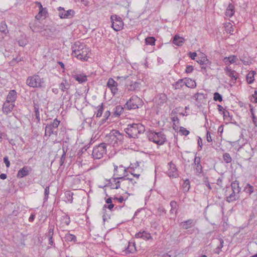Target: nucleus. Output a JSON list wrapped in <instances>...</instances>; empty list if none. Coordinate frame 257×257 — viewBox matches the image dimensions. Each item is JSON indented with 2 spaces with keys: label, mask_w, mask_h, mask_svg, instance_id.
I'll list each match as a JSON object with an SVG mask.
<instances>
[{
  "label": "nucleus",
  "mask_w": 257,
  "mask_h": 257,
  "mask_svg": "<svg viewBox=\"0 0 257 257\" xmlns=\"http://www.w3.org/2000/svg\"><path fill=\"white\" fill-rule=\"evenodd\" d=\"M124 132L130 138H138V135L143 134L145 132V127L141 123L128 124Z\"/></svg>",
  "instance_id": "nucleus-1"
},
{
  "label": "nucleus",
  "mask_w": 257,
  "mask_h": 257,
  "mask_svg": "<svg viewBox=\"0 0 257 257\" xmlns=\"http://www.w3.org/2000/svg\"><path fill=\"white\" fill-rule=\"evenodd\" d=\"M106 141L113 146L122 144L123 136L118 131L112 130L106 137Z\"/></svg>",
  "instance_id": "nucleus-2"
},
{
  "label": "nucleus",
  "mask_w": 257,
  "mask_h": 257,
  "mask_svg": "<svg viewBox=\"0 0 257 257\" xmlns=\"http://www.w3.org/2000/svg\"><path fill=\"white\" fill-rule=\"evenodd\" d=\"M27 84L33 88H44L45 83L44 78H41L38 75H34L28 77Z\"/></svg>",
  "instance_id": "nucleus-3"
},
{
  "label": "nucleus",
  "mask_w": 257,
  "mask_h": 257,
  "mask_svg": "<svg viewBox=\"0 0 257 257\" xmlns=\"http://www.w3.org/2000/svg\"><path fill=\"white\" fill-rule=\"evenodd\" d=\"M150 141L159 145H162L167 142L165 135L162 132H150L148 134Z\"/></svg>",
  "instance_id": "nucleus-4"
},
{
  "label": "nucleus",
  "mask_w": 257,
  "mask_h": 257,
  "mask_svg": "<svg viewBox=\"0 0 257 257\" xmlns=\"http://www.w3.org/2000/svg\"><path fill=\"white\" fill-rule=\"evenodd\" d=\"M60 123V121L57 118L52 122L47 124L45 127V136L49 137L52 135L57 136L58 135V127Z\"/></svg>",
  "instance_id": "nucleus-5"
},
{
  "label": "nucleus",
  "mask_w": 257,
  "mask_h": 257,
  "mask_svg": "<svg viewBox=\"0 0 257 257\" xmlns=\"http://www.w3.org/2000/svg\"><path fill=\"white\" fill-rule=\"evenodd\" d=\"M106 152V144L101 143L95 146L92 151L93 158L95 159H100L103 157Z\"/></svg>",
  "instance_id": "nucleus-6"
},
{
  "label": "nucleus",
  "mask_w": 257,
  "mask_h": 257,
  "mask_svg": "<svg viewBox=\"0 0 257 257\" xmlns=\"http://www.w3.org/2000/svg\"><path fill=\"white\" fill-rule=\"evenodd\" d=\"M143 104V100L137 96L135 95L132 96L126 102L125 108H127L128 109H136L142 106Z\"/></svg>",
  "instance_id": "nucleus-7"
},
{
  "label": "nucleus",
  "mask_w": 257,
  "mask_h": 257,
  "mask_svg": "<svg viewBox=\"0 0 257 257\" xmlns=\"http://www.w3.org/2000/svg\"><path fill=\"white\" fill-rule=\"evenodd\" d=\"M112 28L115 31L121 30L123 27V22L122 19L116 15H112L110 17Z\"/></svg>",
  "instance_id": "nucleus-8"
},
{
  "label": "nucleus",
  "mask_w": 257,
  "mask_h": 257,
  "mask_svg": "<svg viewBox=\"0 0 257 257\" xmlns=\"http://www.w3.org/2000/svg\"><path fill=\"white\" fill-rule=\"evenodd\" d=\"M76 53L72 54L73 56L77 57L78 59L83 61H87L89 56L88 54L90 52V50L88 47H86L80 51H76Z\"/></svg>",
  "instance_id": "nucleus-9"
},
{
  "label": "nucleus",
  "mask_w": 257,
  "mask_h": 257,
  "mask_svg": "<svg viewBox=\"0 0 257 257\" xmlns=\"http://www.w3.org/2000/svg\"><path fill=\"white\" fill-rule=\"evenodd\" d=\"M59 11L58 15L61 19H70L73 18L75 15V12L73 10H69L65 11L64 9L61 7L58 8Z\"/></svg>",
  "instance_id": "nucleus-10"
},
{
  "label": "nucleus",
  "mask_w": 257,
  "mask_h": 257,
  "mask_svg": "<svg viewBox=\"0 0 257 257\" xmlns=\"http://www.w3.org/2000/svg\"><path fill=\"white\" fill-rule=\"evenodd\" d=\"M113 181L114 182L115 187H113L112 189L120 188L121 186L122 187V189H124L125 184H127L125 176L113 177Z\"/></svg>",
  "instance_id": "nucleus-11"
},
{
  "label": "nucleus",
  "mask_w": 257,
  "mask_h": 257,
  "mask_svg": "<svg viewBox=\"0 0 257 257\" xmlns=\"http://www.w3.org/2000/svg\"><path fill=\"white\" fill-rule=\"evenodd\" d=\"M197 62L202 66L201 69L203 73L207 71V68H210V65L211 63L205 55L200 58H198L197 60Z\"/></svg>",
  "instance_id": "nucleus-12"
},
{
  "label": "nucleus",
  "mask_w": 257,
  "mask_h": 257,
  "mask_svg": "<svg viewBox=\"0 0 257 257\" xmlns=\"http://www.w3.org/2000/svg\"><path fill=\"white\" fill-rule=\"evenodd\" d=\"M192 165L195 171V174L199 175L202 172V167L201 164V158L199 157L195 156L194 159V163Z\"/></svg>",
  "instance_id": "nucleus-13"
},
{
  "label": "nucleus",
  "mask_w": 257,
  "mask_h": 257,
  "mask_svg": "<svg viewBox=\"0 0 257 257\" xmlns=\"http://www.w3.org/2000/svg\"><path fill=\"white\" fill-rule=\"evenodd\" d=\"M126 173V169L123 167L122 165H120L119 167L117 166L114 165V174L113 176L116 177H121L125 176L126 177V175H125Z\"/></svg>",
  "instance_id": "nucleus-14"
},
{
  "label": "nucleus",
  "mask_w": 257,
  "mask_h": 257,
  "mask_svg": "<svg viewBox=\"0 0 257 257\" xmlns=\"http://www.w3.org/2000/svg\"><path fill=\"white\" fill-rule=\"evenodd\" d=\"M54 225L53 224H49L48 227V231L45 234V235L48 238L49 244L52 246H54L55 243L53 241V234L54 230Z\"/></svg>",
  "instance_id": "nucleus-15"
},
{
  "label": "nucleus",
  "mask_w": 257,
  "mask_h": 257,
  "mask_svg": "<svg viewBox=\"0 0 257 257\" xmlns=\"http://www.w3.org/2000/svg\"><path fill=\"white\" fill-rule=\"evenodd\" d=\"M168 165L169 169L167 172V175L170 177L176 178L178 176V174L175 165L172 162H170L168 163Z\"/></svg>",
  "instance_id": "nucleus-16"
},
{
  "label": "nucleus",
  "mask_w": 257,
  "mask_h": 257,
  "mask_svg": "<svg viewBox=\"0 0 257 257\" xmlns=\"http://www.w3.org/2000/svg\"><path fill=\"white\" fill-rule=\"evenodd\" d=\"M224 71L226 75L231 78V80L233 83H235L238 77L237 72L235 70H232L231 67L228 66H226L224 68Z\"/></svg>",
  "instance_id": "nucleus-17"
},
{
  "label": "nucleus",
  "mask_w": 257,
  "mask_h": 257,
  "mask_svg": "<svg viewBox=\"0 0 257 257\" xmlns=\"http://www.w3.org/2000/svg\"><path fill=\"white\" fill-rule=\"evenodd\" d=\"M107 86L111 90V92L115 94L117 92V83L112 78L108 79L107 83Z\"/></svg>",
  "instance_id": "nucleus-18"
},
{
  "label": "nucleus",
  "mask_w": 257,
  "mask_h": 257,
  "mask_svg": "<svg viewBox=\"0 0 257 257\" xmlns=\"http://www.w3.org/2000/svg\"><path fill=\"white\" fill-rule=\"evenodd\" d=\"M14 106L15 103H11V102L6 100L3 106V111L6 114H8L12 111Z\"/></svg>",
  "instance_id": "nucleus-19"
},
{
  "label": "nucleus",
  "mask_w": 257,
  "mask_h": 257,
  "mask_svg": "<svg viewBox=\"0 0 257 257\" xmlns=\"http://www.w3.org/2000/svg\"><path fill=\"white\" fill-rule=\"evenodd\" d=\"M135 237L137 238H142L145 240H153V237L150 233H148L145 231L143 232H139L135 234Z\"/></svg>",
  "instance_id": "nucleus-20"
},
{
  "label": "nucleus",
  "mask_w": 257,
  "mask_h": 257,
  "mask_svg": "<svg viewBox=\"0 0 257 257\" xmlns=\"http://www.w3.org/2000/svg\"><path fill=\"white\" fill-rule=\"evenodd\" d=\"M87 47L86 45L83 43H81L79 41L75 42L73 46H72V55L76 53V51H80L84 48Z\"/></svg>",
  "instance_id": "nucleus-21"
},
{
  "label": "nucleus",
  "mask_w": 257,
  "mask_h": 257,
  "mask_svg": "<svg viewBox=\"0 0 257 257\" xmlns=\"http://www.w3.org/2000/svg\"><path fill=\"white\" fill-rule=\"evenodd\" d=\"M17 92L13 89L10 91L7 96L6 100L11 103H15L17 98Z\"/></svg>",
  "instance_id": "nucleus-22"
},
{
  "label": "nucleus",
  "mask_w": 257,
  "mask_h": 257,
  "mask_svg": "<svg viewBox=\"0 0 257 257\" xmlns=\"http://www.w3.org/2000/svg\"><path fill=\"white\" fill-rule=\"evenodd\" d=\"M30 27L33 32H39L42 30L40 22L35 21L33 23H30Z\"/></svg>",
  "instance_id": "nucleus-23"
},
{
  "label": "nucleus",
  "mask_w": 257,
  "mask_h": 257,
  "mask_svg": "<svg viewBox=\"0 0 257 257\" xmlns=\"http://www.w3.org/2000/svg\"><path fill=\"white\" fill-rule=\"evenodd\" d=\"M29 174V168L27 166H24L23 168L19 170L17 177L18 178H22L28 176Z\"/></svg>",
  "instance_id": "nucleus-24"
},
{
  "label": "nucleus",
  "mask_w": 257,
  "mask_h": 257,
  "mask_svg": "<svg viewBox=\"0 0 257 257\" xmlns=\"http://www.w3.org/2000/svg\"><path fill=\"white\" fill-rule=\"evenodd\" d=\"M71 86V84L66 79H63L62 82L59 84V87L60 89L65 92L68 90Z\"/></svg>",
  "instance_id": "nucleus-25"
},
{
  "label": "nucleus",
  "mask_w": 257,
  "mask_h": 257,
  "mask_svg": "<svg viewBox=\"0 0 257 257\" xmlns=\"http://www.w3.org/2000/svg\"><path fill=\"white\" fill-rule=\"evenodd\" d=\"M238 194V193H236V192L232 191L231 194L226 197V201L228 203H230L233 201L237 200L239 198V195Z\"/></svg>",
  "instance_id": "nucleus-26"
},
{
  "label": "nucleus",
  "mask_w": 257,
  "mask_h": 257,
  "mask_svg": "<svg viewBox=\"0 0 257 257\" xmlns=\"http://www.w3.org/2000/svg\"><path fill=\"white\" fill-rule=\"evenodd\" d=\"M237 59V56L235 55H231L229 57H224L223 61L226 65H229L236 62Z\"/></svg>",
  "instance_id": "nucleus-27"
},
{
  "label": "nucleus",
  "mask_w": 257,
  "mask_h": 257,
  "mask_svg": "<svg viewBox=\"0 0 257 257\" xmlns=\"http://www.w3.org/2000/svg\"><path fill=\"white\" fill-rule=\"evenodd\" d=\"M194 224V220L193 219H188L182 222L180 224V226L183 229H187Z\"/></svg>",
  "instance_id": "nucleus-28"
},
{
  "label": "nucleus",
  "mask_w": 257,
  "mask_h": 257,
  "mask_svg": "<svg viewBox=\"0 0 257 257\" xmlns=\"http://www.w3.org/2000/svg\"><path fill=\"white\" fill-rule=\"evenodd\" d=\"M185 85L190 88H194L196 87V83L195 80L189 78H185Z\"/></svg>",
  "instance_id": "nucleus-29"
},
{
  "label": "nucleus",
  "mask_w": 257,
  "mask_h": 257,
  "mask_svg": "<svg viewBox=\"0 0 257 257\" xmlns=\"http://www.w3.org/2000/svg\"><path fill=\"white\" fill-rule=\"evenodd\" d=\"M232 191L239 193L241 191V187L239 186V182L238 180H235L231 183Z\"/></svg>",
  "instance_id": "nucleus-30"
},
{
  "label": "nucleus",
  "mask_w": 257,
  "mask_h": 257,
  "mask_svg": "<svg viewBox=\"0 0 257 257\" xmlns=\"http://www.w3.org/2000/svg\"><path fill=\"white\" fill-rule=\"evenodd\" d=\"M185 39L178 35H175L173 38V43L176 46H181L184 43Z\"/></svg>",
  "instance_id": "nucleus-31"
},
{
  "label": "nucleus",
  "mask_w": 257,
  "mask_h": 257,
  "mask_svg": "<svg viewBox=\"0 0 257 257\" xmlns=\"http://www.w3.org/2000/svg\"><path fill=\"white\" fill-rule=\"evenodd\" d=\"M234 7L233 5L229 4L226 9L225 15L230 18L232 17L234 14Z\"/></svg>",
  "instance_id": "nucleus-32"
},
{
  "label": "nucleus",
  "mask_w": 257,
  "mask_h": 257,
  "mask_svg": "<svg viewBox=\"0 0 257 257\" xmlns=\"http://www.w3.org/2000/svg\"><path fill=\"white\" fill-rule=\"evenodd\" d=\"M140 83L138 82H132L128 86V89L131 91L139 90L140 88Z\"/></svg>",
  "instance_id": "nucleus-33"
},
{
  "label": "nucleus",
  "mask_w": 257,
  "mask_h": 257,
  "mask_svg": "<svg viewBox=\"0 0 257 257\" xmlns=\"http://www.w3.org/2000/svg\"><path fill=\"white\" fill-rule=\"evenodd\" d=\"M255 74L254 71H250L246 75V79L248 84H251L254 80V76Z\"/></svg>",
  "instance_id": "nucleus-34"
},
{
  "label": "nucleus",
  "mask_w": 257,
  "mask_h": 257,
  "mask_svg": "<svg viewBox=\"0 0 257 257\" xmlns=\"http://www.w3.org/2000/svg\"><path fill=\"white\" fill-rule=\"evenodd\" d=\"M75 79L79 83H83L87 80V77L85 75L75 74L74 75Z\"/></svg>",
  "instance_id": "nucleus-35"
},
{
  "label": "nucleus",
  "mask_w": 257,
  "mask_h": 257,
  "mask_svg": "<svg viewBox=\"0 0 257 257\" xmlns=\"http://www.w3.org/2000/svg\"><path fill=\"white\" fill-rule=\"evenodd\" d=\"M65 241L67 242H76L77 241L76 236L75 235L67 233L64 237Z\"/></svg>",
  "instance_id": "nucleus-36"
},
{
  "label": "nucleus",
  "mask_w": 257,
  "mask_h": 257,
  "mask_svg": "<svg viewBox=\"0 0 257 257\" xmlns=\"http://www.w3.org/2000/svg\"><path fill=\"white\" fill-rule=\"evenodd\" d=\"M48 15V11L46 8L44 9L40 10L39 12L37 15L36 16L35 18L37 20H40L42 17H46Z\"/></svg>",
  "instance_id": "nucleus-37"
},
{
  "label": "nucleus",
  "mask_w": 257,
  "mask_h": 257,
  "mask_svg": "<svg viewBox=\"0 0 257 257\" xmlns=\"http://www.w3.org/2000/svg\"><path fill=\"white\" fill-rule=\"evenodd\" d=\"M240 60L245 65H249L252 63L251 59L249 57L245 56V54L240 57Z\"/></svg>",
  "instance_id": "nucleus-38"
},
{
  "label": "nucleus",
  "mask_w": 257,
  "mask_h": 257,
  "mask_svg": "<svg viewBox=\"0 0 257 257\" xmlns=\"http://www.w3.org/2000/svg\"><path fill=\"white\" fill-rule=\"evenodd\" d=\"M184 79H181L178 80L174 84H173V87L175 89H181L185 85V82L184 81Z\"/></svg>",
  "instance_id": "nucleus-39"
},
{
  "label": "nucleus",
  "mask_w": 257,
  "mask_h": 257,
  "mask_svg": "<svg viewBox=\"0 0 257 257\" xmlns=\"http://www.w3.org/2000/svg\"><path fill=\"white\" fill-rule=\"evenodd\" d=\"M73 192L70 191H67L65 192V201L66 202L72 203L73 201Z\"/></svg>",
  "instance_id": "nucleus-40"
},
{
  "label": "nucleus",
  "mask_w": 257,
  "mask_h": 257,
  "mask_svg": "<svg viewBox=\"0 0 257 257\" xmlns=\"http://www.w3.org/2000/svg\"><path fill=\"white\" fill-rule=\"evenodd\" d=\"M22 39H19L17 42L20 46L25 47L28 44V40L26 35H21Z\"/></svg>",
  "instance_id": "nucleus-41"
},
{
  "label": "nucleus",
  "mask_w": 257,
  "mask_h": 257,
  "mask_svg": "<svg viewBox=\"0 0 257 257\" xmlns=\"http://www.w3.org/2000/svg\"><path fill=\"white\" fill-rule=\"evenodd\" d=\"M34 112H35V116L38 122H40V111H39V105L38 104H34Z\"/></svg>",
  "instance_id": "nucleus-42"
},
{
  "label": "nucleus",
  "mask_w": 257,
  "mask_h": 257,
  "mask_svg": "<svg viewBox=\"0 0 257 257\" xmlns=\"http://www.w3.org/2000/svg\"><path fill=\"white\" fill-rule=\"evenodd\" d=\"M193 98L197 101L201 102L205 98V95L202 93L197 92L194 95Z\"/></svg>",
  "instance_id": "nucleus-43"
},
{
  "label": "nucleus",
  "mask_w": 257,
  "mask_h": 257,
  "mask_svg": "<svg viewBox=\"0 0 257 257\" xmlns=\"http://www.w3.org/2000/svg\"><path fill=\"white\" fill-rule=\"evenodd\" d=\"M123 107L120 105L116 106L114 108V115L115 116H118L123 110Z\"/></svg>",
  "instance_id": "nucleus-44"
},
{
  "label": "nucleus",
  "mask_w": 257,
  "mask_h": 257,
  "mask_svg": "<svg viewBox=\"0 0 257 257\" xmlns=\"http://www.w3.org/2000/svg\"><path fill=\"white\" fill-rule=\"evenodd\" d=\"M156 39L154 37H148L145 39V43L147 45L154 46L155 45Z\"/></svg>",
  "instance_id": "nucleus-45"
},
{
  "label": "nucleus",
  "mask_w": 257,
  "mask_h": 257,
  "mask_svg": "<svg viewBox=\"0 0 257 257\" xmlns=\"http://www.w3.org/2000/svg\"><path fill=\"white\" fill-rule=\"evenodd\" d=\"M182 187L183 188L185 192H188L190 188V181L188 179L184 180V182L182 184Z\"/></svg>",
  "instance_id": "nucleus-46"
},
{
  "label": "nucleus",
  "mask_w": 257,
  "mask_h": 257,
  "mask_svg": "<svg viewBox=\"0 0 257 257\" xmlns=\"http://www.w3.org/2000/svg\"><path fill=\"white\" fill-rule=\"evenodd\" d=\"M126 181L127 182V184H128V186L127 187V188H131L133 189L135 185L137 183V182L132 178H127L126 177Z\"/></svg>",
  "instance_id": "nucleus-47"
},
{
  "label": "nucleus",
  "mask_w": 257,
  "mask_h": 257,
  "mask_svg": "<svg viewBox=\"0 0 257 257\" xmlns=\"http://www.w3.org/2000/svg\"><path fill=\"white\" fill-rule=\"evenodd\" d=\"M0 32L5 34L8 33V30H7V25L5 22H2L1 23Z\"/></svg>",
  "instance_id": "nucleus-48"
},
{
  "label": "nucleus",
  "mask_w": 257,
  "mask_h": 257,
  "mask_svg": "<svg viewBox=\"0 0 257 257\" xmlns=\"http://www.w3.org/2000/svg\"><path fill=\"white\" fill-rule=\"evenodd\" d=\"M136 250L135 245L128 244L126 248L123 251L125 254L133 253Z\"/></svg>",
  "instance_id": "nucleus-49"
},
{
  "label": "nucleus",
  "mask_w": 257,
  "mask_h": 257,
  "mask_svg": "<svg viewBox=\"0 0 257 257\" xmlns=\"http://www.w3.org/2000/svg\"><path fill=\"white\" fill-rule=\"evenodd\" d=\"M253 187L249 184H247L244 189V191L249 195L253 193Z\"/></svg>",
  "instance_id": "nucleus-50"
},
{
  "label": "nucleus",
  "mask_w": 257,
  "mask_h": 257,
  "mask_svg": "<svg viewBox=\"0 0 257 257\" xmlns=\"http://www.w3.org/2000/svg\"><path fill=\"white\" fill-rule=\"evenodd\" d=\"M223 159L224 161L227 164L231 163L232 161V158H231L230 154L228 153H225L223 154Z\"/></svg>",
  "instance_id": "nucleus-51"
},
{
  "label": "nucleus",
  "mask_w": 257,
  "mask_h": 257,
  "mask_svg": "<svg viewBox=\"0 0 257 257\" xmlns=\"http://www.w3.org/2000/svg\"><path fill=\"white\" fill-rule=\"evenodd\" d=\"M49 188L50 186H47L46 188H45V191H44V202H46L48 200V197H49Z\"/></svg>",
  "instance_id": "nucleus-52"
},
{
  "label": "nucleus",
  "mask_w": 257,
  "mask_h": 257,
  "mask_svg": "<svg viewBox=\"0 0 257 257\" xmlns=\"http://www.w3.org/2000/svg\"><path fill=\"white\" fill-rule=\"evenodd\" d=\"M63 153L61 157L60 160V166H62L63 165V164L65 162V157H66L67 150L65 151L64 147H63Z\"/></svg>",
  "instance_id": "nucleus-53"
},
{
  "label": "nucleus",
  "mask_w": 257,
  "mask_h": 257,
  "mask_svg": "<svg viewBox=\"0 0 257 257\" xmlns=\"http://www.w3.org/2000/svg\"><path fill=\"white\" fill-rule=\"evenodd\" d=\"M213 99L215 101H218L221 102L222 101V96L218 92H215L214 93Z\"/></svg>",
  "instance_id": "nucleus-54"
},
{
  "label": "nucleus",
  "mask_w": 257,
  "mask_h": 257,
  "mask_svg": "<svg viewBox=\"0 0 257 257\" xmlns=\"http://www.w3.org/2000/svg\"><path fill=\"white\" fill-rule=\"evenodd\" d=\"M99 108L97 110V113L96 114V116L97 117H99L102 115V112L103 110V103L101 105H99Z\"/></svg>",
  "instance_id": "nucleus-55"
},
{
  "label": "nucleus",
  "mask_w": 257,
  "mask_h": 257,
  "mask_svg": "<svg viewBox=\"0 0 257 257\" xmlns=\"http://www.w3.org/2000/svg\"><path fill=\"white\" fill-rule=\"evenodd\" d=\"M180 133L182 135H184L185 136H187L189 134V131L187 130H186L185 127L183 126H181L180 127L179 130Z\"/></svg>",
  "instance_id": "nucleus-56"
},
{
  "label": "nucleus",
  "mask_w": 257,
  "mask_h": 257,
  "mask_svg": "<svg viewBox=\"0 0 257 257\" xmlns=\"http://www.w3.org/2000/svg\"><path fill=\"white\" fill-rule=\"evenodd\" d=\"M166 213V210L165 208L162 206H160L157 210V215L162 216Z\"/></svg>",
  "instance_id": "nucleus-57"
},
{
  "label": "nucleus",
  "mask_w": 257,
  "mask_h": 257,
  "mask_svg": "<svg viewBox=\"0 0 257 257\" xmlns=\"http://www.w3.org/2000/svg\"><path fill=\"white\" fill-rule=\"evenodd\" d=\"M225 31L227 33L229 34H231V33L233 32L232 26L230 23L226 24Z\"/></svg>",
  "instance_id": "nucleus-58"
},
{
  "label": "nucleus",
  "mask_w": 257,
  "mask_h": 257,
  "mask_svg": "<svg viewBox=\"0 0 257 257\" xmlns=\"http://www.w3.org/2000/svg\"><path fill=\"white\" fill-rule=\"evenodd\" d=\"M170 206L171 207L172 210H175V213H177V207L178 205L176 201H172L170 202Z\"/></svg>",
  "instance_id": "nucleus-59"
},
{
  "label": "nucleus",
  "mask_w": 257,
  "mask_h": 257,
  "mask_svg": "<svg viewBox=\"0 0 257 257\" xmlns=\"http://www.w3.org/2000/svg\"><path fill=\"white\" fill-rule=\"evenodd\" d=\"M159 99L161 100L160 103H164L167 99V95L164 93H161L159 95Z\"/></svg>",
  "instance_id": "nucleus-60"
},
{
  "label": "nucleus",
  "mask_w": 257,
  "mask_h": 257,
  "mask_svg": "<svg viewBox=\"0 0 257 257\" xmlns=\"http://www.w3.org/2000/svg\"><path fill=\"white\" fill-rule=\"evenodd\" d=\"M113 207L114 204L112 203L108 204V205L104 204L103 206L102 210L103 211H106L107 208L110 210H111Z\"/></svg>",
  "instance_id": "nucleus-61"
},
{
  "label": "nucleus",
  "mask_w": 257,
  "mask_h": 257,
  "mask_svg": "<svg viewBox=\"0 0 257 257\" xmlns=\"http://www.w3.org/2000/svg\"><path fill=\"white\" fill-rule=\"evenodd\" d=\"M62 220L63 223L67 225H68L70 222V218L67 215L63 216Z\"/></svg>",
  "instance_id": "nucleus-62"
},
{
  "label": "nucleus",
  "mask_w": 257,
  "mask_h": 257,
  "mask_svg": "<svg viewBox=\"0 0 257 257\" xmlns=\"http://www.w3.org/2000/svg\"><path fill=\"white\" fill-rule=\"evenodd\" d=\"M108 183L105 185V187H110L111 189H112V187H115L114 182L113 181V177L108 180Z\"/></svg>",
  "instance_id": "nucleus-63"
},
{
  "label": "nucleus",
  "mask_w": 257,
  "mask_h": 257,
  "mask_svg": "<svg viewBox=\"0 0 257 257\" xmlns=\"http://www.w3.org/2000/svg\"><path fill=\"white\" fill-rule=\"evenodd\" d=\"M87 148L84 147L82 148L81 150L79 151V152L77 153V156L79 159H81L82 155L87 151Z\"/></svg>",
  "instance_id": "nucleus-64"
}]
</instances>
